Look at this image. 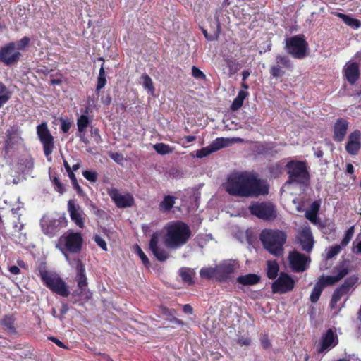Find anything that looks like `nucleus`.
Wrapping results in <instances>:
<instances>
[{
	"label": "nucleus",
	"mask_w": 361,
	"mask_h": 361,
	"mask_svg": "<svg viewBox=\"0 0 361 361\" xmlns=\"http://www.w3.org/2000/svg\"><path fill=\"white\" fill-rule=\"evenodd\" d=\"M223 188L231 195L240 197H257L269 193L267 182L253 171H234L228 174Z\"/></svg>",
	"instance_id": "obj_1"
},
{
	"label": "nucleus",
	"mask_w": 361,
	"mask_h": 361,
	"mask_svg": "<svg viewBox=\"0 0 361 361\" xmlns=\"http://www.w3.org/2000/svg\"><path fill=\"white\" fill-rule=\"evenodd\" d=\"M165 235L164 243L171 249H178L188 243L191 237V230L180 221H170L164 228Z\"/></svg>",
	"instance_id": "obj_2"
},
{
	"label": "nucleus",
	"mask_w": 361,
	"mask_h": 361,
	"mask_svg": "<svg viewBox=\"0 0 361 361\" xmlns=\"http://www.w3.org/2000/svg\"><path fill=\"white\" fill-rule=\"evenodd\" d=\"M286 238V234L279 230L267 229L260 234V240L264 248L276 257L282 255Z\"/></svg>",
	"instance_id": "obj_3"
},
{
	"label": "nucleus",
	"mask_w": 361,
	"mask_h": 361,
	"mask_svg": "<svg viewBox=\"0 0 361 361\" xmlns=\"http://www.w3.org/2000/svg\"><path fill=\"white\" fill-rule=\"evenodd\" d=\"M287 168L289 179L282 187V192L289 190L293 183L303 185L309 183L310 176L303 162L290 161L287 164Z\"/></svg>",
	"instance_id": "obj_4"
},
{
	"label": "nucleus",
	"mask_w": 361,
	"mask_h": 361,
	"mask_svg": "<svg viewBox=\"0 0 361 361\" xmlns=\"http://www.w3.org/2000/svg\"><path fill=\"white\" fill-rule=\"evenodd\" d=\"M82 243L83 238L80 233L69 231L59 238L56 247L63 253L69 262L71 260L65 252V250L72 253H78L81 250Z\"/></svg>",
	"instance_id": "obj_5"
},
{
	"label": "nucleus",
	"mask_w": 361,
	"mask_h": 361,
	"mask_svg": "<svg viewBox=\"0 0 361 361\" xmlns=\"http://www.w3.org/2000/svg\"><path fill=\"white\" fill-rule=\"evenodd\" d=\"M39 276L46 286L54 293L63 297H67L69 295V290L66 283L58 274L52 271H48L45 269H40Z\"/></svg>",
	"instance_id": "obj_6"
},
{
	"label": "nucleus",
	"mask_w": 361,
	"mask_h": 361,
	"mask_svg": "<svg viewBox=\"0 0 361 361\" xmlns=\"http://www.w3.org/2000/svg\"><path fill=\"white\" fill-rule=\"evenodd\" d=\"M307 48L308 44L302 35H295L286 39L287 52L295 59L305 58Z\"/></svg>",
	"instance_id": "obj_7"
},
{
	"label": "nucleus",
	"mask_w": 361,
	"mask_h": 361,
	"mask_svg": "<svg viewBox=\"0 0 361 361\" xmlns=\"http://www.w3.org/2000/svg\"><path fill=\"white\" fill-rule=\"evenodd\" d=\"M69 264L76 271L75 281L77 282L78 289L80 290V295L84 294L86 298H90L91 297V293L87 290L88 282L85 275L84 264L78 258H75L72 259V261H69Z\"/></svg>",
	"instance_id": "obj_8"
},
{
	"label": "nucleus",
	"mask_w": 361,
	"mask_h": 361,
	"mask_svg": "<svg viewBox=\"0 0 361 361\" xmlns=\"http://www.w3.org/2000/svg\"><path fill=\"white\" fill-rule=\"evenodd\" d=\"M37 134L44 148V155L49 161H51L50 157L54 149V137L48 129L46 123H42L37 127Z\"/></svg>",
	"instance_id": "obj_9"
},
{
	"label": "nucleus",
	"mask_w": 361,
	"mask_h": 361,
	"mask_svg": "<svg viewBox=\"0 0 361 361\" xmlns=\"http://www.w3.org/2000/svg\"><path fill=\"white\" fill-rule=\"evenodd\" d=\"M335 276H322L317 283L322 285L324 288L325 286H331L341 280L349 272V263L346 261L343 262L334 268Z\"/></svg>",
	"instance_id": "obj_10"
},
{
	"label": "nucleus",
	"mask_w": 361,
	"mask_h": 361,
	"mask_svg": "<svg viewBox=\"0 0 361 361\" xmlns=\"http://www.w3.org/2000/svg\"><path fill=\"white\" fill-rule=\"evenodd\" d=\"M21 56L19 51L16 50L14 42H10L0 47V61L6 66L16 63Z\"/></svg>",
	"instance_id": "obj_11"
},
{
	"label": "nucleus",
	"mask_w": 361,
	"mask_h": 361,
	"mask_svg": "<svg viewBox=\"0 0 361 361\" xmlns=\"http://www.w3.org/2000/svg\"><path fill=\"white\" fill-rule=\"evenodd\" d=\"M250 210L252 214L259 219L270 220L276 217V210L271 203L253 204L250 207Z\"/></svg>",
	"instance_id": "obj_12"
},
{
	"label": "nucleus",
	"mask_w": 361,
	"mask_h": 361,
	"mask_svg": "<svg viewBox=\"0 0 361 361\" xmlns=\"http://www.w3.org/2000/svg\"><path fill=\"white\" fill-rule=\"evenodd\" d=\"M107 194L119 208L130 207L133 204L134 198L129 193H121L115 188L107 189Z\"/></svg>",
	"instance_id": "obj_13"
},
{
	"label": "nucleus",
	"mask_w": 361,
	"mask_h": 361,
	"mask_svg": "<svg viewBox=\"0 0 361 361\" xmlns=\"http://www.w3.org/2000/svg\"><path fill=\"white\" fill-rule=\"evenodd\" d=\"M294 280L286 273H281L279 277L272 283V291L274 293H284L293 290Z\"/></svg>",
	"instance_id": "obj_14"
},
{
	"label": "nucleus",
	"mask_w": 361,
	"mask_h": 361,
	"mask_svg": "<svg viewBox=\"0 0 361 361\" xmlns=\"http://www.w3.org/2000/svg\"><path fill=\"white\" fill-rule=\"evenodd\" d=\"M161 234L159 232H155L152 234L149 241V250L154 256L161 262L165 261L169 257L168 252L161 245L160 240Z\"/></svg>",
	"instance_id": "obj_15"
},
{
	"label": "nucleus",
	"mask_w": 361,
	"mask_h": 361,
	"mask_svg": "<svg viewBox=\"0 0 361 361\" xmlns=\"http://www.w3.org/2000/svg\"><path fill=\"white\" fill-rule=\"evenodd\" d=\"M276 63L270 68V74L273 78H279L284 75L283 68L291 70L293 65L286 56L278 54L275 58Z\"/></svg>",
	"instance_id": "obj_16"
},
{
	"label": "nucleus",
	"mask_w": 361,
	"mask_h": 361,
	"mask_svg": "<svg viewBox=\"0 0 361 361\" xmlns=\"http://www.w3.org/2000/svg\"><path fill=\"white\" fill-rule=\"evenodd\" d=\"M288 259L290 267L297 272H302L306 270L310 262L307 257L297 251L291 252L289 254Z\"/></svg>",
	"instance_id": "obj_17"
},
{
	"label": "nucleus",
	"mask_w": 361,
	"mask_h": 361,
	"mask_svg": "<svg viewBox=\"0 0 361 361\" xmlns=\"http://www.w3.org/2000/svg\"><path fill=\"white\" fill-rule=\"evenodd\" d=\"M68 212L69 213L71 219L79 228H82L85 226V214L82 208L75 203L73 200H70L68 202Z\"/></svg>",
	"instance_id": "obj_18"
},
{
	"label": "nucleus",
	"mask_w": 361,
	"mask_h": 361,
	"mask_svg": "<svg viewBox=\"0 0 361 361\" xmlns=\"http://www.w3.org/2000/svg\"><path fill=\"white\" fill-rule=\"evenodd\" d=\"M360 138L361 132L359 130H355L349 135L345 145V149L348 154L355 155L358 153L361 147Z\"/></svg>",
	"instance_id": "obj_19"
},
{
	"label": "nucleus",
	"mask_w": 361,
	"mask_h": 361,
	"mask_svg": "<svg viewBox=\"0 0 361 361\" xmlns=\"http://www.w3.org/2000/svg\"><path fill=\"white\" fill-rule=\"evenodd\" d=\"M219 269V281H224L235 271L238 267V263L235 260H228L217 265Z\"/></svg>",
	"instance_id": "obj_20"
},
{
	"label": "nucleus",
	"mask_w": 361,
	"mask_h": 361,
	"mask_svg": "<svg viewBox=\"0 0 361 361\" xmlns=\"http://www.w3.org/2000/svg\"><path fill=\"white\" fill-rule=\"evenodd\" d=\"M298 240L306 252H310L313 247V238L310 227L305 226L299 233Z\"/></svg>",
	"instance_id": "obj_21"
},
{
	"label": "nucleus",
	"mask_w": 361,
	"mask_h": 361,
	"mask_svg": "<svg viewBox=\"0 0 361 361\" xmlns=\"http://www.w3.org/2000/svg\"><path fill=\"white\" fill-rule=\"evenodd\" d=\"M343 73L348 82L355 84L360 76L359 66L356 63H348L344 67Z\"/></svg>",
	"instance_id": "obj_22"
},
{
	"label": "nucleus",
	"mask_w": 361,
	"mask_h": 361,
	"mask_svg": "<svg viewBox=\"0 0 361 361\" xmlns=\"http://www.w3.org/2000/svg\"><path fill=\"white\" fill-rule=\"evenodd\" d=\"M348 128V122L344 118H339L334 126V139L337 142L344 140Z\"/></svg>",
	"instance_id": "obj_23"
},
{
	"label": "nucleus",
	"mask_w": 361,
	"mask_h": 361,
	"mask_svg": "<svg viewBox=\"0 0 361 361\" xmlns=\"http://www.w3.org/2000/svg\"><path fill=\"white\" fill-rule=\"evenodd\" d=\"M338 344V337L331 329H329L323 336L321 347L319 353H322L326 350L335 347Z\"/></svg>",
	"instance_id": "obj_24"
},
{
	"label": "nucleus",
	"mask_w": 361,
	"mask_h": 361,
	"mask_svg": "<svg viewBox=\"0 0 361 361\" xmlns=\"http://www.w3.org/2000/svg\"><path fill=\"white\" fill-rule=\"evenodd\" d=\"M56 220L44 216L41 220V227L42 232L49 236H54L58 231Z\"/></svg>",
	"instance_id": "obj_25"
},
{
	"label": "nucleus",
	"mask_w": 361,
	"mask_h": 361,
	"mask_svg": "<svg viewBox=\"0 0 361 361\" xmlns=\"http://www.w3.org/2000/svg\"><path fill=\"white\" fill-rule=\"evenodd\" d=\"M7 139L5 142V149L8 151L14 147L15 145L19 144L21 138L18 130L14 128H9L6 132Z\"/></svg>",
	"instance_id": "obj_26"
},
{
	"label": "nucleus",
	"mask_w": 361,
	"mask_h": 361,
	"mask_svg": "<svg viewBox=\"0 0 361 361\" xmlns=\"http://www.w3.org/2000/svg\"><path fill=\"white\" fill-rule=\"evenodd\" d=\"M260 280V277L254 274H249L238 277L237 281L245 286H252L257 284Z\"/></svg>",
	"instance_id": "obj_27"
},
{
	"label": "nucleus",
	"mask_w": 361,
	"mask_h": 361,
	"mask_svg": "<svg viewBox=\"0 0 361 361\" xmlns=\"http://www.w3.org/2000/svg\"><path fill=\"white\" fill-rule=\"evenodd\" d=\"M335 15L337 17L341 18L347 25L350 26L353 29H357L360 27H361V22L359 20L354 18L350 16L338 12L335 13Z\"/></svg>",
	"instance_id": "obj_28"
},
{
	"label": "nucleus",
	"mask_w": 361,
	"mask_h": 361,
	"mask_svg": "<svg viewBox=\"0 0 361 361\" xmlns=\"http://www.w3.org/2000/svg\"><path fill=\"white\" fill-rule=\"evenodd\" d=\"M358 281V277L356 276H350L348 277L343 283L338 287V288L346 295L353 289H354L355 284Z\"/></svg>",
	"instance_id": "obj_29"
},
{
	"label": "nucleus",
	"mask_w": 361,
	"mask_h": 361,
	"mask_svg": "<svg viewBox=\"0 0 361 361\" xmlns=\"http://www.w3.org/2000/svg\"><path fill=\"white\" fill-rule=\"evenodd\" d=\"M176 197L172 195H166L159 203V209L162 212H169L173 207Z\"/></svg>",
	"instance_id": "obj_30"
},
{
	"label": "nucleus",
	"mask_w": 361,
	"mask_h": 361,
	"mask_svg": "<svg viewBox=\"0 0 361 361\" xmlns=\"http://www.w3.org/2000/svg\"><path fill=\"white\" fill-rule=\"evenodd\" d=\"M209 145L213 152H215L222 148L231 146V141H229L228 137H218L215 139Z\"/></svg>",
	"instance_id": "obj_31"
},
{
	"label": "nucleus",
	"mask_w": 361,
	"mask_h": 361,
	"mask_svg": "<svg viewBox=\"0 0 361 361\" xmlns=\"http://www.w3.org/2000/svg\"><path fill=\"white\" fill-rule=\"evenodd\" d=\"M200 275L203 279H213L219 280V269L218 266L215 267L202 268L200 271Z\"/></svg>",
	"instance_id": "obj_32"
},
{
	"label": "nucleus",
	"mask_w": 361,
	"mask_h": 361,
	"mask_svg": "<svg viewBox=\"0 0 361 361\" xmlns=\"http://www.w3.org/2000/svg\"><path fill=\"white\" fill-rule=\"evenodd\" d=\"M14 322L15 319L12 316H5L1 320V324L8 334H14L16 333Z\"/></svg>",
	"instance_id": "obj_33"
},
{
	"label": "nucleus",
	"mask_w": 361,
	"mask_h": 361,
	"mask_svg": "<svg viewBox=\"0 0 361 361\" xmlns=\"http://www.w3.org/2000/svg\"><path fill=\"white\" fill-rule=\"evenodd\" d=\"M248 96V92L245 90H240L237 97L234 99L232 105H231V109L233 111H236L239 109L243 104V102L245 99Z\"/></svg>",
	"instance_id": "obj_34"
},
{
	"label": "nucleus",
	"mask_w": 361,
	"mask_h": 361,
	"mask_svg": "<svg viewBox=\"0 0 361 361\" xmlns=\"http://www.w3.org/2000/svg\"><path fill=\"white\" fill-rule=\"evenodd\" d=\"M11 92L0 82V107L5 104L11 97Z\"/></svg>",
	"instance_id": "obj_35"
},
{
	"label": "nucleus",
	"mask_w": 361,
	"mask_h": 361,
	"mask_svg": "<svg viewBox=\"0 0 361 361\" xmlns=\"http://www.w3.org/2000/svg\"><path fill=\"white\" fill-rule=\"evenodd\" d=\"M179 274L185 282L188 283H192L193 282V276L195 274L193 269L183 267L179 270Z\"/></svg>",
	"instance_id": "obj_36"
},
{
	"label": "nucleus",
	"mask_w": 361,
	"mask_h": 361,
	"mask_svg": "<svg viewBox=\"0 0 361 361\" xmlns=\"http://www.w3.org/2000/svg\"><path fill=\"white\" fill-rule=\"evenodd\" d=\"M154 149L161 155H166L173 152L174 148L163 142L157 143L153 146Z\"/></svg>",
	"instance_id": "obj_37"
},
{
	"label": "nucleus",
	"mask_w": 361,
	"mask_h": 361,
	"mask_svg": "<svg viewBox=\"0 0 361 361\" xmlns=\"http://www.w3.org/2000/svg\"><path fill=\"white\" fill-rule=\"evenodd\" d=\"M279 267L276 261L267 262V276L270 279H275L279 273Z\"/></svg>",
	"instance_id": "obj_38"
},
{
	"label": "nucleus",
	"mask_w": 361,
	"mask_h": 361,
	"mask_svg": "<svg viewBox=\"0 0 361 361\" xmlns=\"http://www.w3.org/2000/svg\"><path fill=\"white\" fill-rule=\"evenodd\" d=\"M18 164V169L20 171H21L23 173H28L32 169L34 162L32 158L29 157L25 159H22Z\"/></svg>",
	"instance_id": "obj_39"
},
{
	"label": "nucleus",
	"mask_w": 361,
	"mask_h": 361,
	"mask_svg": "<svg viewBox=\"0 0 361 361\" xmlns=\"http://www.w3.org/2000/svg\"><path fill=\"white\" fill-rule=\"evenodd\" d=\"M140 79L145 89L147 90L151 94H154V87L151 78L147 74H143Z\"/></svg>",
	"instance_id": "obj_40"
},
{
	"label": "nucleus",
	"mask_w": 361,
	"mask_h": 361,
	"mask_svg": "<svg viewBox=\"0 0 361 361\" xmlns=\"http://www.w3.org/2000/svg\"><path fill=\"white\" fill-rule=\"evenodd\" d=\"M346 295L343 293L338 288H337L332 295L330 302V307L332 310L337 309V303L339 302L343 296Z\"/></svg>",
	"instance_id": "obj_41"
},
{
	"label": "nucleus",
	"mask_w": 361,
	"mask_h": 361,
	"mask_svg": "<svg viewBox=\"0 0 361 361\" xmlns=\"http://www.w3.org/2000/svg\"><path fill=\"white\" fill-rule=\"evenodd\" d=\"M212 153H213V151H212L210 145H209V146H207L206 147H203L196 152H193L190 153V156L192 157H196L199 159H202L204 157L209 156Z\"/></svg>",
	"instance_id": "obj_42"
},
{
	"label": "nucleus",
	"mask_w": 361,
	"mask_h": 361,
	"mask_svg": "<svg viewBox=\"0 0 361 361\" xmlns=\"http://www.w3.org/2000/svg\"><path fill=\"white\" fill-rule=\"evenodd\" d=\"M343 247L340 245H334L326 249V258L331 259L339 254Z\"/></svg>",
	"instance_id": "obj_43"
},
{
	"label": "nucleus",
	"mask_w": 361,
	"mask_h": 361,
	"mask_svg": "<svg viewBox=\"0 0 361 361\" xmlns=\"http://www.w3.org/2000/svg\"><path fill=\"white\" fill-rule=\"evenodd\" d=\"M90 124V120L86 115H81L77 121L78 132H85V130Z\"/></svg>",
	"instance_id": "obj_44"
},
{
	"label": "nucleus",
	"mask_w": 361,
	"mask_h": 361,
	"mask_svg": "<svg viewBox=\"0 0 361 361\" xmlns=\"http://www.w3.org/2000/svg\"><path fill=\"white\" fill-rule=\"evenodd\" d=\"M323 288L320 283H316L310 297L311 302H316L319 299Z\"/></svg>",
	"instance_id": "obj_45"
},
{
	"label": "nucleus",
	"mask_w": 361,
	"mask_h": 361,
	"mask_svg": "<svg viewBox=\"0 0 361 361\" xmlns=\"http://www.w3.org/2000/svg\"><path fill=\"white\" fill-rule=\"evenodd\" d=\"M355 233V226H352L345 232L344 237L343 238L341 245L345 247H346L350 241L352 240Z\"/></svg>",
	"instance_id": "obj_46"
},
{
	"label": "nucleus",
	"mask_w": 361,
	"mask_h": 361,
	"mask_svg": "<svg viewBox=\"0 0 361 361\" xmlns=\"http://www.w3.org/2000/svg\"><path fill=\"white\" fill-rule=\"evenodd\" d=\"M23 210V203L21 202L18 198L17 202H16V207H12L11 212L15 216L19 219L22 214Z\"/></svg>",
	"instance_id": "obj_47"
},
{
	"label": "nucleus",
	"mask_w": 361,
	"mask_h": 361,
	"mask_svg": "<svg viewBox=\"0 0 361 361\" xmlns=\"http://www.w3.org/2000/svg\"><path fill=\"white\" fill-rule=\"evenodd\" d=\"M82 175L92 183H95L97 180V173L96 171L86 170L82 172Z\"/></svg>",
	"instance_id": "obj_48"
},
{
	"label": "nucleus",
	"mask_w": 361,
	"mask_h": 361,
	"mask_svg": "<svg viewBox=\"0 0 361 361\" xmlns=\"http://www.w3.org/2000/svg\"><path fill=\"white\" fill-rule=\"evenodd\" d=\"M94 240L97 243V245L100 247L103 250L106 251L107 250V244L104 239H103L101 236L99 235H95L94 236Z\"/></svg>",
	"instance_id": "obj_49"
},
{
	"label": "nucleus",
	"mask_w": 361,
	"mask_h": 361,
	"mask_svg": "<svg viewBox=\"0 0 361 361\" xmlns=\"http://www.w3.org/2000/svg\"><path fill=\"white\" fill-rule=\"evenodd\" d=\"M30 38L27 37H25L19 40L16 46V50H23L29 44Z\"/></svg>",
	"instance_id": "obj_50"
},
{
	"label": "nucleus",
	"mask_w": 361,
	"mask_h": 361,
	"mask_svg": "<svg viewBox=\"0 0 361 361\" xmlns=\"http://www.w3.org/2000/svg\"><path fill=\"white\" fill-rule=\"evenodd\" d=\"M136 252L137 254L139 255L140 258L141 259L142 263L145 266H148L149 264V259L146 255L144 253V252L141 250V248L139 246H136Z\"/></svg>",
	"instance_id": "obj_51"
},
{
	"label": "nucleus",
	"mask_w": 361,
	"mask_h": 361,
	"mask_svg": "<svg viewBox=\"0 0 361 361\" xmlns=\"http://www.w3.org/2000/svg\"><path fill=\"white\" fill-rule=\"evenodd\" d=\"M192 75L195 78H200L202 80L206 79V75L196 66H193L192 68Z\"/></svg>",
	"instance_id": "obj_52"
},
{
	"label": "nucleus",
	"mask_w": 361,
	"mask_h": 361,
	"mask_svg": "<svg viewBox=\"0 0 361 361\" xmlns=\"http://www.w3.org/2000/svg\"><path fill=\"white\" fill-rule=\"evenodd\" d=\"M53 183L55 187V190L60 193H63L65 190L63 185L60 182L58 178H54L53 179Z\"/></svg>",
	"instance_id": "obj_53"
},
{
	"label": "nucleus",
	"mask_w": 361,
	"mask_h": 361,
	"mask_svg": "<svg viewBox=\"0 0 361 361\" xmlns=\"http://www.w3.org/2000/svg\"><path fill=\"white\" fill-rule=\"evenodd\" d=\"M90 133L96 143L98 144L101 142L102 138L99 135V131L98 128H92L90 130Z\"/></svg>",
	"instance_id": "obj_54"
},
{
	"label": "nucleus",
	"mask_w": 361,
	"mask_h": 361,
	"mask_svg": "<svg viewBox=\"0 0 361 361\" xmlns=\"http://www.w3.org/2000/svg\"><path fill=\"white\" fill-rule=\"evenodd\" d=\"M61 128L63 133H67L71 128V123L64 118H60Z\"/></svg>",
	"instance_id": "obj_55"
},
{
	"label": "nucleus",
	"mask_w": 361,
	"mask_h": 361,
	"mask_svg": "<svg viewBox=\"0 0 361 361\" xmlns=\"http://www.w3.org/2000/svg\"><path fill=\"white\" fill-rule=\"evenodd\" d=\"M106 85V76H98L96 91L99 92Z\"/></svg>",
	"instance_id": "obj_56"
},
{
	"label": "nucleus",
	"mask_w": 361,
	"mask_h": 361,
	"mask_svg": "<svg viewBox=\"0 0 361 361\" xmlns=\"http://www.w3.org/2000/svg\"><path fill=\"white\" fill-rule=\"evenodd\" d=\"M317 213H315L314 212L307 210L305 212V216L312 223L317 224Z\"/></svg>",
	"instance_id": "obj_57"
},
{
	"label": "nucleus",
	"mask_w": 361,
	"mask_h": 361,
	"mask_svg": "<svg viewBox=\"0 0 361 361\" xmlns=\"http://www.w3.org/2000/svg\"><path fill=\"white\" fill-rule=\"evenodd\" d=\"M110 157L117 163H121L123 160V156L117 152L111 153Z\"/></svg>",
	"instance_id": "obj_58"
},
{
	"label": "nucleus",
	"mask_w": 361,
	"mask_h": 361,
	"mask_svg": "<svg viewBox=\"0 0 361 361\" xmlns=\"http://www.w3.org/2000/svg\"><path fill=\"white\" fill-rule=\"evenodd\" d=\"M78 136L79 137L80 140L83 143L86 145L89 143V140L85 136V132H78Z\"/></svg>",
	"instance_id": "obj_59"
},
{
	"label": "nucleus",
	"mask_w": 361,
	"mask_h": 361,
	"mask_svg": "<svg viewBox=\"0 0 361 361\" xmlns=\"http://www.w3.org/2000/svg\"><path fill=\"white\" fill-rule=\"evenodd\" d=\"M49 339L51 341H52L59 347H61L62 348H67V347L58 338H56L54 337H51Z\"/></svg>",
	"instance_id": "obj_60"
},
{
	"label": "nucleus",
	"mask_w": 361,
	"mask_h": 361,
	"mask_svg": "<svg viewBox=\"0 0 361 361\" xmlns=\"http://www.w3.org/2000/svg\"><path fill=\"white\" fill-rule=\"evenodd\" d=\"M353 251L355 253H360L361 254V241L358 242L356 245L353 243Z\"/></svg>",
	"instance_id": "obj_61"
},
{
	"label": "nucleus",
	"mask_w": 361,
	"mask_h": 361,
	"mask_svg": "<svg viewBox=\"0 0 361 361\" xmlns=\"http://www.w3.org/2000/svg\"><path fill=\"white\" fill-rule=\"evenodd\" d=\"M8 270L11 274L14 275L20 274V269L17 266H11L9 267Z\"/></svg>",
	"instance_id": "obj_62"
},
{
	"label": "nucleus",
	"mask_w": 361,
	"mask_h": 361,
	"mask_svg": "<svg viewBox=\"0 0 361 361\" xmlns=\"http://www.w3.org/2000/svg\"><path fill=\"white\" fill-rule=\"evenodd\" d=\"M319 209V204L317 202H314L310 207V209L309 211L314 212L315 213H317Z\"/></svg>",
	"instance_id": "obj_63"
},
{
	"label": "nucleus",
	"mask_w": 361,
	"mask_h": 361,
	"mask_svg": "<svg viewBox=\"0 0 361 361\" xmlns=\"http://www.w3.org/2000/svg\"><path fill=\"white\" fill-rule=\"evenodd\" d=\"M183 310L185 313L186 314H192V307L188 305V304H186V305H184L183 307Z\"/></svg>",
	"instance_id": "obj_64"
}]
</instances>
